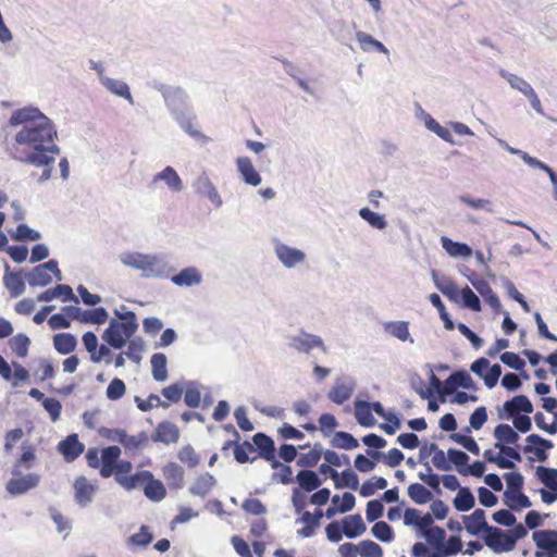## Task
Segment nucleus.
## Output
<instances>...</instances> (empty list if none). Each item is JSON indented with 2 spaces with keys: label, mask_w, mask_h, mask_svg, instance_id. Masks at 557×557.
<instances>
[{
  "label": "nucleus",
  "mask_w": 557,
  "mask_h": 557,
  "mask_svg": "<svg viewBox=\"0 0 557 557\" xmlns=\"http://www.w3.org/2000/svg\"><path fill=\"white\" fill-rule=\"evenodd\" d=\"M117 319H112L102 338L112 348H123L138 327L136 314L133 311H114Z\"/></svg>",
  "instance_id": "5"
},
{
  "label": "nucleus",
  "mask_w": 557,
  "mask_h": 557,
  "mask_svg": "<svg viewBox=\"0 0 557 557\" xmlns=\"http://www.w3.org/2000/svg\"><path fill=\"white\" fill-rule=\"evenodd\" d=\"M40 117H47L36 107H25L14 111L9 120L11 126L22 125V127L33 126L39 123Z\"/></svg>",
  "instance_id": "10"
},
{
  "label": "nucleus",
  "mask_w": 557,
  "mask_h": 557,
  "mask_svg": "<svg viewBox=\"0 0 557 557\" xmlns=\"http://www.w3.org/2000/svg\"><path fill=\"white\" fill-rule=\"evenodd\" d=\"M331 445L336 448L349 450L357 448L359 443L350 433L338 431L331 440Z\"/></svg>",
  "instance_id": "46"
},
{
  "label": "nucleus",
  "mask_w": 557,
  "mask_h": 557,
  "mask_svg": "<svg viewBox=\"0 0 557 557\" xmlns=\"http://www.w3.org/2000/svg\"><path fill=\"white\" fill-rule=\"evenodd\" d=\"M252 445L255 449L259 450V455L263 459H272V455L275 453L274 441L264 433H256L252 436Z\"/></svg>",
  "instance_id": "31"
},
{
  "label": "nucleus",
  "mask_w": 557,
  "mask_h": 557,
  "mask_svg": "<svg viewBox=\"0 0 557 557\" xmlns=\"http://www.w3.org/2000/svg\"><path fill=\"white\" fill-rule=\"evenodd\" d=\"M101 85L111 94L124 98L129 104H134V98L129 86L122 79H115L107 76L102 78Z\"/></svg>",
  "instance_id": "25"
},
{
  "label": "nucleus",
  "mask_w": 557,
  "mask_h": 557,
  "mask_svg": "<svg viewBox=\"0 0 557 557\" xmlns=\"http://www.w3.org/2000/svg\"><path fill=\"white\" fill-rule=\"evenodd\" d=\"M178 458L189 468H195L199 463V457L190 445L183 446L180 449Z\"/></svg>",
  "instance_id": "64"
},
{
  "label": "nucleus",
  "mask_w": 557,
  "mask_h": 557,
  "mask_svg": "<svg viewBox=\"0 0 557 557\" xmlns=\"http://www.w3.org/2000/svg\"><path fill=\"white\" fill-rule=\"evenodd\" d=\"M385 333L388 335L398 338L401 342L409 341L411 344L413 341L410 338V333L408 329V322L406 321H392L385 322L383 324Z\"/></svg>",
  "instance_id": "36"
},
{
  "label": "nucleus",
  "mask_w": 557,
  "mask_h": 557,
  "mask_svg": "<svg viewBox=\"0 0 557 557\" xmlns=\"http://www.w3.org/2000/svg\"><path fill=\"white\" fill-rule=\"evenodd\" d=\"M3 285L13 298L21 296L25 292V282L23 280L22 273L11 271L9 264H5Z\"/></svg>",
  "instance_id": "19"
},
{
  "label": "nucleus",
  "mask_w": 557,
  "mask_h": 557,
  "mask_svg": "<svg viewBox=\"0 0 557 557\" xmlns=\"http://www.w3.org/2000/svg\"><path fill=\"white\" fill-rule=\"evenodd\" d=\"M273 250L277 260L287 270L295 269L306 261L305 251L280 240L273 242Z\"/></svg>",
  "instance_id": "6"
},
{
  "label": "nucleus",
  "mask_w": 557,
  "mask_h": 557,
  "mask_svg": "<svg viewBox=\"0 0 557 557\" xmlns=\"http://www.w3.org/2000/svg\"><path fill=\"white\" fill-rule=\"evenodd\" d=\"M356 39L358 41L359 48L363 52L369 53L376 51L387 57L389 55V50L381 41H379L377 39H375L373 36L366 32H356Z\"/></svg>",
  "instance_id": "23"
},
{
  "label": "nucleus",
  "mask_w": 557,
  "mask_h": 557,
  "mask_svg": "<svg viewBox=\"0 0 557 557\" xmlns=\"http://www.w3.org/2000/svg\"><path fill=\"white\" fill-rule=\"evenodd\" d=\"M152 376L158 382H163L168 377L166 357L163 354H154L151 357Z\"/></svg>",
  "instance_id": "47"
},
{
  "label": "nucleus",
  "mask_w": 557,
  "mask_h": 557,
  "mask_svg": "<svg viewBox=\"0 0 557 557\" xmlns=\"http://www.w3.org/2000/svg\"><path fill=\"white\" fill-rule=\"evenodd\" d=\"M431 277L435 287L449 298V300L455 302L459 301V289L449 277L440 274L436 270L431 271Z\"/></svg>",
  "instance_id": "15"
},
{
  "label": "nucleus",
  "mask_w": 557,
  "mask_h": 557,
  "mask_svg": "<svg viewBox=\"0 0 557 557\" xmlns=\"http://www.w3.org/2000/svg\"><path fill=\"white\" fill-rule=\"evenodd\" d=\"M49 150H33V152L25 153L23 156H13V158L20 162L32 164L35 166H48L54 161L53 156H48Z\"/></svg>",
  "instance_id": "28"
},
{
  "label": "nucleus",
  "mask_w": 557,
  "mask_h": 557,
  "mask_svg": "<svg viewBox=\"0 0 557 557\" xmlns=\"http://www.w3.org/2000/svg\"><path fill=\"white\" fill-rule=\"evenodd\" d=\"M334 483L336 488L348 487L352 491H356L359 487L358 475L350 469L344 470L341 474L338 473V476L334 480Z\"/></svg>",
  "instance_id": "51"
},
{
  "label": "nucleus",
  "mask_w": 557,
  "mask_h": 557,
  "mask_svg": "<svg viewBox=\"0 0 557 557\" xmlns=\"http://www.w3.org/2000/svg\"><path fill=\"white\" fill-rule=\"evenodd\" d=\"M63 310L70 319L82 323L102 324L109 317L107 310L102 307L83 310L77 306H67Z\"/></svg>",
  "instance_id": "8"
},
{
  "label": "nucleus",
  "mask_w": 557,
  "mask_h": 557,
  "mask_svg": "<svg viewBox=\"0 0 557 557\" xmlns=\"http://www.w3.org/2000/svg\"><path fill=\"white\" fill-rule=\"evenodd\" d=\"M333 33L339 42L349 46V40L351 39V32L349 25L345 21H336L334 23Z\"/></svg>",
  "instance_id": "59"
},
{
  "label": "nucleus",
  "mask_w": 557,
  "mask_h": 557,
  "mask_svg": "<svg viewBox=\"0 0 557 557\" xmlns=\"http://www.w3.org/2000/svg\"><path fill=\"white\" fill-rule=\"evenodd\" d=\"M475 498L468 487H461L454 498V506L458 511H468L474 507Z\"/></svg>",
  "instance_id": "44"
},
{
  "label": "nucleus",
  "mask_w": 557,
  "mask_h": 557,
  "mask_svg": "<svg viewBox=\"0 0 557 557\" xmlns=\"http://www.w3.org/2000/svg\"><path fill=\"white\" fill-rule=\"evenodd\" d=\"M408 496L418 505L426 504L433 498V494L420 483H412L408 486Z\"/></svg>",
  "instance_id": "43"
},
{
  "label": "nucleus",
  "mask_w": 557,
  "mask_h": 557,
  "mask_svg": "<svg viewBox=\"0 0 557 557\" xmlns=\"http://www.w3.org/2000/svg\"><path fill=\"white\" fill-rule=\"evenodd\" d=\"M450 440H453L455 443L461 445L463 448L469 450L470 453L474 455L480 454V447L471 436H466L460 433H453L450 436Z\"/></svg>",
  "instance_id": "61"
},
{
  "label": "nucleus",
  "mask_w": 557,
  "mask_h": 557,
  "mask_svg": "<svg viewBox=\"0 0 557 557\" xmlns=\"http://www.w3.org/2000/svg\"><path fill=\"white\" fill-rule=\"evenodd\" d=\"M421 116L424 121L425 127L436 134L440 138L445 140L446 143H449L451 145L455 144L453 139V135L446 127L442 126L435 119H433L429 113L421 110Z\"/></svg>",
  "instance_id": "34"
},
{
  "label": "nucleus",
  "mask_w": 557,
  "mask_h": 557,
  "mask_svg": "<svg viewBox=\"0 0 557 557\" xmlns=\"http://www.w3.org/2000/svg\"><path fill=\"white\" fill-rule=\"evenodd\" d=\"M528 534L527 529L521 524L517 523L513 525L512 530L508 533L506 532L505 536V547L502 549L512 550L516 546L518 540L525 537Z\"/></svg>",
  "instance_id": "53"
},
{
  "label": "nucleus",
  "mask_w": 557,
  "mask_h": 557,
  "mask_svg": "<svg viewBox=\"0 0 557 557\" xmlns=\"http://www.w3.org/2000/svg\"><path fill=\"white\" fill-rule=\"evenodd\" d=\"M157 182H163L172 193H181L184 189L181 176L171 165L165 166L153 176L152 183Z\"/></svg>",
  "instance_id": "16"
},
{
  "label": "nucleus",
  "mask_w": 557,
  "mask_h": 557,
  "mask_svg": "<svg viewBox=\"0 0 557 557\" xmlns=\"http://www.w3.org/2000/svg\"><path fill=\"white\" fill-rule=\"evenodd\" d=\"M493 436L496 438L494 447L499 449L500 447H507L516 444L520 436L509 424H498L493 432Z\"/></svg>",
  "instance_id": "20"
},
{
  "label": "nucleus",
  "mask_w": 557,
  "mask_h": 557,
  "mask_svg": "<svg viewBox=\"0 0 557 557\" xmlns=\"http://www.w3.org/2000/svg\"><path fill=\"white\" fill-rule=\"evenodd\" d=\"M23 453L12 467V478L7 482L5 488L13 496L26 494L30 490L39 486L41 476L36 472L24 474V471L30 470L36 465L35 448L32 445L23 444Z\"/></svg>",
  "instance_id": "3"
},
{
  "label": "nucleus",
  "mask_w": 557,
  "mask_h": 557,
  "mask_svg": "<svg viewBox=\"0 0 557 557\" xmlns=\"http://www.w3.org/2000/svg\"><path fill=\"white\" fill-rule=\"evenodd\" d=\"M466 530L471 535H478L490 527L483 509H475L470 516L463 517Z\"/></svg>",
  "instance_id": "24"
},
{
  "label": "nucleus",
  "mask_w": 557,
  "mask_h": 557,
  "mask_svg": "<svg viewBox=\"0 0 557 557\" xmlns=\"http://www.w3.org/2000/svg\"><path fill=\"white\" fill-rule=\"evenodd\" d=\"M355 409L356 420L361 426L371 428L376 424V420L370 410V403L366 400H356Z\"/></svg>",
  "instance_id": "33"
},
{
  "label": "nucleus",
  "mask_w": 557,
  "mask_h": 557,
  "mask_svg": "<svg viewBox=\"0 0 557 557\" xmlns=\"http://www.w3.org/2000/svg\"><path fill=\"white\" fill-rule=\"evenodd\" d=\"M58 448L67 462L74 461L84 451V445L78 441L77 434H71L61 441Z\"/></svg>",
  "instance_id": "17"
},
{
  "label": "nucleus",
  "mask_w": 557,
  "mask_h": 557,
  "mask_svg": "<svg viewBox=\"0 0 557 557\" xmlns=\"http://www.w3.org/2000/svg\"><path fill=\"white\" fill-rule=\"evenodd\" d=\"M294 348H317L323 346L321 337L300 331L290 344Z\"/></svg>",
  "instance_id": "42"
},
{
  "label": "nucleus",
  "mask_w": 557,
  "mask_h": 557,
  "mask_svg": "<svg viewBox=\"0 0 557 557\" xmlns=\"http://www.w3.org/2000/svg\"><path fill=\"white\" fill-rule=\"evenodd\" d=\"M358 213L362 220L374 228L384 230L387 226V221L383 214L373 212L367 207L361 208Z\"/></svg>",
  "instance_id": "48"
},
{
  "label": "nucleus",
  "mask_w": 557,
  "mask_h": 557,
  "mask_svg": "<svg viewBox=\"0 0 557 557\" xmlns=\"http://www.w3.org/2000/svg\"><path fill=\"white\" fill-rule=\"evenodd\" d=\"M483 457L487 462L495 463L500 469L512 470L516 468V465L512 460L503 457L500 454L494 455L492 449L485 450L483 453Z\"/></svg>",
  "instance_id": "60"
},
{
  "label": "nucleus",
  "mask_w": 557,
  "mask_h": 557,
  "mask_svg": "<svg viewBox=\"0 0 557 557\" xmlns=\"http://www.w3.org/2000/svg\"><path fill=\"white\" fill-rule=\"evenodd\" d=\"M459 300L465 308L475 312L481 311V300L469 286L459 290Z\"/></svg>",
  "instance_id": "50"
},
{
  "label": "nucleus",
  "mask_w": 557,
  "mask_h": 557,
  "mask_svg": "<svg viewBox=\"0 0 557 557\" xmlns=\"http://www.w3.org/2000/svg\"><path fill=\"white\" fill-rule=\"evenodd\" d=\"M55 137L57 131L51 120L40 117L39 123L22 127L15 135V143L32 150H49L52 154H59L60 148L53 144Z\"/></svg>",
  "instance_id": "4"
},
{
  "label": "nucleus",
  "mask_w": 557,
  "mask_h": 557,
  "mask_svg": "<svg viewBox=\"0 0 557 557\" xmlns=\"http://www.w3.org/2000/svg\"><path fill=\"white\" fill-rule=\"evenodd\" d=\"M536 476L546 487L557 491V469L539 466Z\"/></svg>",
  "instance_id": "49"
},
{
  "label": "nucleus",
  "mask_w": 557,
  "mask_h": 557,
  "mask_svg": "<svg viewBox=\"0 0 557 557\" xmlns=\"http://www.w3.org/2000/svg\"><path fill=\"white\" fill-rule=\"evenodd\" d=\"M443 249L453 258H469L472 256V248L459 242H454L450 238L443 236L441 238Z\"/></svg>",
  "instance_id": "26"
},
{
  "label": "nucleus",
  "mask_w": 557,
  "mask_h": 557,
  "mask_svg": "<svg viewBox=\"0 0 557 557\" xmlns=\"http://www.w3.org/2000/svg\"><path fill=\"white\" fill-rule=\"evenodd\" d=\"M371 533L374 537H376L377 540H380L381 542H385V543H388V542H392L393 539H394V532H393V529L392 527L386 523L385 521H379L376 522L372 529H371Z\"/></svg>",
  "instance_id": "54"
},
{
  "label": "nucleus",
  "mask_w": 557,
  "mask_h": 557,
  "mask_svg": "<svg viewBox=\"0 0 557 557\" xmlns=\"http://www.w3.org/2000/svg\"><path fill=\"white\" fill-rule=\"evenodd\" d=\"M237 171L242 180L250 186H258L261 184L262 178L258 171L255 169L252 161L248 157H238L236 159Z\"/></svg>",
  "instance_id": "14"
},
{
  "label": "nucleus",
  "mask_w": 557,
  "mask_h": 557,
  "mask_svg": "<svg viewBox=\"0 0 557 557\" xmlns=\"http://www.w3.org/2000/svg\"><path fill=\"white\" fill-rule=\"evenodd\" d=\"M445 385L448 392L456 389L457 387L462 388H474V383L470 374L465 370H459L449 375L445 381Z\"/></svg>",
  "instance_id": "32"
},
{
  "label": "nucleus",
  "mask_w": 557,
  "mask_h": 557,
  "mask_svg": "<svg viewBox=\"0 0 557 557\" xmlns=\"http://www.w3.org/2000/svg\"><path fill=\"white\" fill-rule=\"evenodd\" d=\"M163 476L171 488L180 490L184 486V469L175 462L163 468Z\"/></svg>",
  "instance_id": "30"
},
{
  "label": "nucleus",
  "mask_w": 557,
  "mask_h": 557,
  "mask_svg": "<svg viewBox=\"0 0 557 557\" xmlns=\"http://www.w3.org/2000/svg\"><path fill=\"white\" fill-rule=\"evenodd\" d=\"M356 387V382L350 377L337 379L327 397L335 404L342 405L347 401Z\"/></svg>",
  "instance_id": "11"
},
{
  "label": "nucleus",
  "mask_w": 557,
  "mask_h": 557,
  "mask_svg": "<svg viewBox=\"0 0 557 557\" xmlns=\"http://www.w3.org/2000/svg\"><path fill=\"white\" fill-rule=\"evenodd\" d=\"M75 500L82 506H88L97 492V486L89 483L85 476H79L74 482Z\"/></svg>",
  "instance_id": "13"
},
{
  "label": "nucleus",
  "mask_w": 557,
  "mask_h": 557,
  "mask_svg": "<svg viewBox=\"0 0 557 557\" xmlns=\"http://www.w3.org/2000/svg\"><path fill=\"white\" fill-rule=\"evenodd\" d=\"M191 186L198 196L207 198L213 205L214 208L219 209L222 207V197L206 172L200 173L194 180Z\"/></svg>",
  "instance_id": "7"
},
{
  "label": "nucleus",
  "mask_w": 557,
  "mask_h": 557,
  "mask_svg": "<svg viewBox=\"0 0 557 557\" xmlns=\"http://www.w3.org/2000/svg\"><path fill=\"white\" fill-rule=\"evenodd\" d=\"M371 409L387 422H393V425L380 424V429H382L386 434L393 435L398 429H400V419L394 412L385 411L380 401L370 403V410Z\"/></svg>",
  "instance_id": "21"
},
{
  "label": "nucleus",
  "mask_w": 557,
  "mask_h": 557,
  "mask_svg": "<svg viewBox=\"0 0 557 557\" xmlns=\"http://www.w3.org/2000/svg\"><path fill=\"white\" fill-rule=\"evenodd\" d=\"M357 547L361 557H383L382 547L373 541H361Z\"/></svg>",
  "instance_id": "56"
},
{
  "label": "nucleus",
  "mask_w": 557,
  "mask_h": 557,
  "mask_svg": "<svg viewBox=\"0 0 557 557\" xmlns=\"http://www.w3.org/2000/svg\"><path fill=\"white\" fill-rule=\"evenodd\" d=\"M148 442H149V437H148L147 433H145V432H140L137 435H128L125 432V436H124L122 445L126 449H137V448L147 446Z\"/></svg>",
  "instance_id": "57"
},
{
  "label": "nucleus",
  "mask_w": 557,
  "mask_h": 557,
  "mask_svg": "<svg viewBox=\"0 0 557 557\" xmlns=\"http://www.w3.org/2000/svg\"><path fill=\"white\" fill-rule=\"evenodd\" d=\"M151 478V472L144 470L133 475H115V481L127 491L135 490L139 486H145Z\"/></svg>",
  "instance_id": "29"
},
{
  "label": "nucleus",
  "mask_w": 557,
  "mask_h": 557,
  "mask_svg": "<svg viewBox=\"0 0 557 557\" xmlns=\"http://www.w3.org/2000/svg\"><path fill=\"white\" fill-rule=\"evenodd\" d=\"M180 438L178 428L169 421H163L158 424L154 433L151 435L153 442H161L164 444L176 443Z\"/></svg>",
  "instance_id": "18"
},
{
  "label": "nucleus",
  "mask_w": 557,
  "mask_h": 557,
  "mask_svg": "<svg viewBox=\"0 0 557 557\" xmlns=\"http://www.w3.org/2000/svg\"><path fill=\"white\" fill-rule=\"evenodd\" d=\"M447 458L450 465L454 463L456 466L458 472L459 469H465L469 461V456L465 451L456 448H449L447 450Z\"/></svg>",
  "instance_id": "63"
},
{
  "label": "nucleus",
  "mask_w": 557,
  "mask_h": 557,
  "mask_svg": "<svg viewBox=\"0 0 557 557\" xmlns=\"http://www.w3.org/2000/svg\"><path fill=\"white\" fill-rule=\"evenodd\" d=\"M152 87L162 95L171 116L186 134L194 139L205 138L194 123L196 114L189 104L187 92L182 87L166 85L158 81L152 83Z\"/></svg>",
  "instance_id": "1"
},
{
  "label": "nucleus",
  "mask_w": 557,
  "mask_h": 557,
  "mask_svg": "<svg viewBox=\"0 0 557 557\" xmlns=\"http://www.w3.org/2000/svg\"><path fill=\"white\" fill-rule=\"evenodd\" d=\"M506 532L497 527L490 525L483 535V540L486 546L494 550V553L509 552V549H502L505 547Z\"/></svg>",
  "instance_id": "22"
},
{
  "label": "nucleus",
  "mask_w": 557,
  "mask_h": 557,
  "mask_svg": "<svg viewBox=\"0 0 557 557\" xmlns=\"http://www.w3.org/2000/svg\"><path fill=\"white\" fill-rule=\"evenodd\" d=\"M26 280L33 287L47 286L52 282L50 274L40 264L26 274Z\"/></svg>",
  "instance_id": "45"
},
{
  "label": "nucleus",
  "mask_w": 557,
  "mask_h": 557,
  "mask_svg": "<svg viewBox=\"0 0 557 557\" xmlns=\"http://www.w3.org/2000/svg\"><path fill=\"white\" fill-rule=\"evenodd\" d=\"M530 168L537 169L540 171L545 172L553 186V197L555 200H557V173L548 166L546 163L542 162L541 160L536 159L533 161V163L530 165Z\"/></svg>",
  "instance_id": "62"
},
{
  "label": "nucleus",
  "mask_w": 557,
  "mask_h": 557,
  "mask_svg": "<svg viewBox=\"0 0 557 557\" xmlns=\"http://www.w3.org/2000/svg\"><path fill=\"white\" fill-rule=\"evenodd\" d=\"M504 504L511 510L519 511L522 508L531 507L532 503L530 498L522 492H504Z\"/></svg>",
  "instance_id": "39"
},
{
  "label": "nucleus",
  "mask_w": 557,
  "mask_h": 557,
  "mask_svg": "<svg viewBox=\"0 0 557 557\" xmlns=\"http://www.w3.org/2000/svg\"><path fill=\"white\" fill-rule=\"evenodd\" d=\"M125 267L141 271L146 278H169L176 269L171 263L166 253H143L138 251H125L119 256Z\"/></svg>",
  "instance_id": "2"
},
{
  "label": "nucleus",
  "mask_w": 557,
  "mask_h": 557,
  "mask_svg": "<svg viewBox=\"0 0 557 557\" xmlns=\"http://www.w3.org/2000/svg\"><path fill=\"white\" fill-rule=\"evenodd\" d=\"M458 200L473 209H483L487 212H493L492 202L488 199L473 198L470 195H461Z\"/></svg>",
  "instance_id": "58"
},
{
  "label": "nucleus",
  "mask_w": 557,
  "mask_h": 557,
  "mask_svg": "<svg viewBox=\"0 0 557 557\" xmlns=\"http://www.w3.org/2000/svg\"><path fill=\"white\" fill-rule=\"evenodd\" d=\"M171 282L178 287H194L202 283V274L196 267H187L170 275Z\"/></svg>",
  "instance_id": "12"
},
{
  "label": "nucleus",
  "mask_w": 557,
  "mask_h": 557,
  "mask_svg": "<svg viewBox=\"0 0 557 557\" xmlns=\"http://www.w3.org/2000/svg\"><path fill=\"white\" fill-rule=\"evenodd\" d=\"M533 541L539 549L546 550L552 549L557 539V531L555 530H540L534 531L532 534Z\"/></svg>",
  "instance_id": "38"
},
{
  "label": "nucleus",
  "mask_w": 557,
  "mask_h": 557,
  "mask_svg": "<svg viewBox=\"0 0 557 557\" xmlns=\"http://www.w3.org/2000/svg\"><path fill=\"white\" fill-rule=\"evenodd\" d=\"M499 74L504 79L508 82L512 89L519 91L522 95L525 94L530 87H532L524 78L516 74L509 73L505 70H500Z\"/></svg>",
  "instance_id": "52"
},
{
  "label": "nucleus",
  "mask_w": 557,
  "mask_h": 557,
  "mask_svg": "<svg viewBox=\"0 0 557 557\" xmlns=\"http://www.w3.org/2000/svg\"><path fill=\"white\" fill-rule=\"evenodd\" d=\"M299 487L305 492H312L321 486L322 481L312 470H300L296 475Z\"/></svg>",
  "instance_id": "35"
},
{
  "label": "nucleus",
  "mask_w": 557,
  "mask_h": 557,
  "mask_svg": "<svg viewBox=\"0 0 557 557\" xmlns=\"http://www.w3.org/2000/svg\"><path fill=\"white\" fill-rule=\"evenodd\" d=\"M152 540L153 535L149 532V528L141 525L138 533L131 535L126 540V545L131 550H134L136 547L145 548L151 544Z\"/></svg>",
  "instance_id": "37"
},
{
  "label": "nucleus",
  "mask_w": 557,
  "mask_h": 557,
  "mask_svg": "<svg viewBox=\"0 0 557 557\" xmlns=\"http://www.w3.org/2000/svg\"><path fill=\"white\" fill-rule=\"evenodd\" d=\"M532 413L533 405L525 395H517L511 399L507 400L503 405V410L498 412L500 420L510 419L516 413Z\"/></svg>",
  "instance_id": "9"
},
{
  "label": "nucleus",
  "mask_w": 557,
  "mask_h": 557,
  "mask_svg": "<svg viewBox=\"0 0 557 557\" xmlns=\"http://www.w3.org/2000/svg\"><path fill=\"white\" fill-rule=\"evenodd\" d=\"M343 532L348 539H356L363 534L367 527L360 515H350L343 519Z\"/></svg>",
  "instance_id": "27"
},
{
  "label": "nucleus",
  "mask_w": 557,
  "mask_h": 557,
  "mask_svg": "<svg viewBox=\"0 0 557 557\" xmlns=\"http://www.w3.org/2000/svg\"><path fill=\"white\" fill-rule=\"evenodd\" d=\"M216 481L213 475L206 473L200 475L194 484L189 487V492L193 495L206 496L211 488L215 485Z\"/></svg>",
  "instance_id": "40"
},
{
  "label": "nucleus",
  "mask_w": 557,
  "mask_h": 557,
  "mask_svg": "<svg viewBox=\"0 0 557 557\" xmlns=\"http://www.w3.org/2000/svg\"><path fill=\"white\" fill-rule=\"evenodd\" d=\"M144 493L150 500L160 502L165 497L166 491L163 483L151 474V478L144 486Z\"/></svg>",
  "instance_id": "41"
},
{
  "label": "nucleus",
  "mask_w": 557,
  "mask_h": 557,
  "mask_svg": "<svg viewBox=\"0 0 557 557\" xmlns=\"http://www.w3.org/2000/svg\"><path fill=\"white\" fill-rule=\"evenodd\" d=\"M12 238L17 242H36L41 238V234L38 231L30 228L27 224H18L16 232L12 235Z\"/></svg>",
  "instance_id": "55"
}]
</instances>
